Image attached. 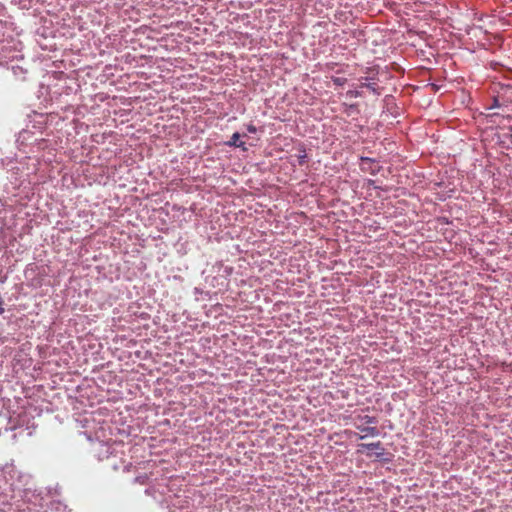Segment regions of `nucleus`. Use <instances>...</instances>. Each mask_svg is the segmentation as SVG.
I'll use <instances>...</instances> for the list:
<instances>
[{
  "mask_svg": "<svg viewBox=\"0 0 512 512\" xmlns=\"http://www.w3.org/2000/svg\"><path fill=\"white\" fill-rule=\"evenodd\" d=\"M332 81L337 86H342L347 82V79L344 77H333Z\"/></svg>",
  "mask_w": 512,
  "mask_h": 512,
  "instance_id": "obj_4",
  "label": "nucleus"
},
{
  "mask_svg": "<svg viewBox=\"0 0 512 512\" xmlns=\"http://www.w3.org/2000/svg\"><path fill=\"white\" fill-rule=\"evenodd\" d=\"M357 429H359L361 432L365 433V435L359 437L360 439H363V438H365L368 435L372 436V437H376V436L379 435V430H378L377 427H361V426H357Z\"/></svg>",
  "mask_w": 512,
  "mask_h": 512,
  "instance_id": "obj_3",
  "label": "nucleus"
},
{
  "mask_svg": "<svg viewBox=\"0 0 512 512\" xmlns=\"http://www.w3.org/2000/svg\"><path fill=\"white\" fill-rule=\"evenodd\" d=\"M363 449L377 450V451H379L377 453L378 456L383 455V451H384L380 441H377L375 443H369V444L362 443V444L359 445V450L358 451L362 452Z\"/></svg>",
  "mask_w": 512,
  "mask_h": 512,
  "instance_id": "obj_1",
  "label": "nucleus"
},
{
  "mask_svg": "<svg viewBox=\"0 0 512 512\" xmlns=\"http://www.w3.org/2000/svg\"><path fill=\"white\" fill-rule=\"evenodd\" d=\"M347 95H349L350 97H357L359 94L357 91L350 90L347 92Z\"/></svg>",
  "mask_w": 512,
  "mask_h": 512,
  "instance_id": "obj_6",
  "label": "nucleus"
},
{
  "mask_svg": "<svg viewBox=\"0 0 512 512\" xmlns=\"http://www.w3.org/2000/svg\"><path fill=\"white\" fill-rule=\"evenodd\" d=\"M240 137L241 135L238 132L233 133L231 139L226 142V145L230 147H239L242 148L244 151L247 150L245 142L240 141Z\"/></svg>",
  "mask_w": 512,
  "mask_h": 512,
  "instance_id": "obj_2",
  "label": "nucleus"
},
{
  "mask_svg": "<svg viewBox=\"0 0 512 512\" xmlns=\"http://www.w3.org/2000/svg\"><path fill=\"white\" fill-rule=\"evenodd\" d=\"M508 141L510 144H512V132L507 136Z\"/></svg>",
  "mask_w": 512,
  "mask_h": 512,
  "instance_id": "obj_8",
  "label": "nucleus"
},
{
  "mask_svg": "<svg viewBox=\"0 0 512 512\" xmlns=\"http://www.w3.org/2000/svg\"><path fill=\"white\" fill-rule=\"evenodd\" d=\"M365 418L367 419V421H366L367 423H374L375 422L374 418H372V417L366 416Z\"/></svg>",
  "mask_w": 512,
  "mask_h": 512,
  "instance_id": "obj_7",
  "label": "nucleus"
},
{
  "mask_svg": "<svg viewBox=\"0 0 512 512\" xmlns=\"http://www.w3.org/2000/svg\"><path fill=\"white\" fill-rule=\"evenodd\" d=\"M247 131L249 133H256L257 129H256V127L254 125L251 124V125L247 126Z\"/></svg>",
  "mask_w": 512,
  "mask_h": 512,
  "instance_id": "obj_5",
  "label": "nucleus"
}]
</instances>
